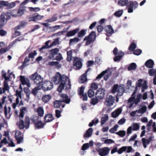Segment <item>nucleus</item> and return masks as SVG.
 Returning <instances> with one entry per match:
<instances>
[{
    "mask_svg": "<svg viewBox=\"0 0 156 156\" xmlns=\"http://www.w3.org/2000/svg\"><path fill=\"white\" fill-rule=\"evenodd\" d=\"M52 81L55 84H59L57 90L59 92L65 88L66 89L71 88V84L70 80L68 77L65 75L60 76L59 74L56 75L52 79Z\"/></svg>",
    "mask_w": 156,
    "mask_h": 156,
    "instance_id": "f257e3e1",
    "label": "nucleus"
},
{
    "mask_svg": "<svg viewBox=\"0 0 156 156\" xmlns=\"http://www.w3.org/2000/svg\"><path fill=\"white\" fill-rule=\"evenodd\" d=\"M136 91L133 92L131 96L128 101L127 107L129 108H134L136 107L137 105L140 101V100L142 97L143 99L145 100L147 98V93H144L143 96L142 94H139L136 96L135 98Z\"/></svg>",
    "mask_w": 156,
    "mask_h": 156,
    "instance_id": "f03ea898",
    "label": "nucleus"
},
{
    "mask_svg": "<svg viewBox=\"0 0 156 156\" xmlns=\"http://www.w3.org/2000/svg\"><path fill=\"white\" fill-rule=\"evenodd\" d=\"M27 111L26 107H23L20 109V114L19 115L20 121L19 124V126L20 129H23L25 127L26 129L29 128L30 126V120L29 118L28 117H25V123L21 119L24 116V115Z\"/></svg>",
    "mask_w": 156,
    "mask_h": 156,
    "instance_id": "7ed1b4c3",
    "label": "nucleus"
},
{
    "mask_svg": "<svg viewBox=\"0 0 156 156\" xmlns=\"http://www.w3.org/2000/svg\"><path fill=\"white\" fill-rule=\"evenodd\" d=\"M2 75L3 78L5 79V81L3 88L0 87V94L5 93V91H9V87L7 82L9 80L10 76L9 75L6 76V73L4 71H2Z\"/></svg>",
    "mask_w": 156,
    "mask_h": 156,
    "instance_id": "20e7f679",
    "label": "nucleus"
},
{
    "mask_svg": "<svg viewBox=\"0 0 156 156\" xmlns=\"http://www.w3.org/2000/svg\"><path fill=\"white\" fill-rule=\"evenodd\" d=\"M124 86L122 85L119 86L117 84L115 85L111 91L112 93L114 94L117 92V96H122L124 92Z\"/></svg>",
    "mask_w": 156,
    "mask_h": 156,
    "instance_id": "39448f33",
    "label": "nucleus"
},
{
    "mask_svg": "<svg viewBox=\"0 0 156 156\" xmlns=\"http://www.w3.org/2000/svg\"><path fill=\"white\" fill-rule=\"evenodd\" d=\"M96 37L95 32L92 31L90 32L89 35L86 36L83 39V41H86V45H88L94 42L95 40Z\"/></svg>",
    "mask_w": 156,
    "mask_h": 156,
    "instance_id": "423d86ee",
    "label": "nucleus"
},
{
    "mask_svg": "<svg viewBox=\"0 0 156 156\" xmlns=\"http://www.w3.org/2000/svg\"><path fill=\"white\" fill-rule=\"evenodd\" d=\"M30 78L31 80H34V83L36 84H39L43 80V78L36 73L31 75Z\"/></svg>",
    "mask_w": 156,
    "mask_h": 156,
    "instance_id": "0eeeda50",
    "label": "nucleus"
},
{
    "mask_svg": "<svg viewBox=\"0 0 156 156\" xmlns=\"http://www.w3.org/2000/svg\"><path fill=\"white\" fill-rule=\"evenodd\" d=\"M113 52L115 56L114 58V60L115 62L119 61L120 60L121 58L124 55V53L121 51H118L117 48H115Z\"/></svg>",
    "mask_w": 156,
    "mask_h": 156,
    "instance_id": "6e6552de",
    "label": "nucleus"
},
{
    "mask_svg": "<svg viewBox=\"0 0 156 156\" xmlns=\"http://www.w3.org/2000/svg\"><path fill=\"white\" fill-rule=\"evenodd\" d=\"M138 6V4L137 2H132L127 6L128 12L129 13H132L133 10L136 9Z\"/></svg>",
    "mask_w": 156,
    "mask_h": 156,
    "instance_id": "1a4fd4ad",
    "label": "nucleus"
},
{
    "mask_svg": "<svg viewBox=\"0 0 156 156\" xmlns=\"http://www.w3.org/2000/svg\"><path fill=\"white\" fill-rule=\"evenodd\" d=\"M53 87V84L50 81H45L42 83V88L44 91L50 90Z\"/></svg>",
    "mask_w": 156,
    "mask_h": 156,
    "instance_id": "9d476101",
    "label": "nucleus"
},
{
    "mask_svg": "<svg viewBox=\"0 0 156 156\" xmlns=\"http://www.w3.org/2000/svg\"><path fill=\"white\" fill-rule=\"evenodd\" d=\"M26 7L25 6L20 7L17 10H15V12L16 14H12V16L13 17H20L22 16L26 11Z\"/></svg>",
    "mask_w": 156,
    "mask_h": 156,
    "instance_id": "9b49d317",
    "label": "nucleus"
},
{
    "mask_svg": "<svg viewBox=\"0 0 156 156\" xmlns=\"http://www.w3.org/2000/svg\"><path fill=\"white\" fill-rule=\"evenodd\" d=\"M9 12H7L6 14H1V18L0 22V29L2 28L5 24V22L6 20H9L10 18V16L9 15Z\"/></svg>",
    "mask_w": 156,
    "mask_h": 156,
    "instance_id": "f8f14e48",
    "label": "nucleus"
},
{
    "mask_svg": "<svg viewBox=\"0 0 156 156\" xmlns=\"http://www.w3.org/2000/svg\"><path fill=\"white\" fill-rule=\"evenodd\" d=\"M82 59L78 57H75L74 58L73 64L76 68H81L82 67Z\"/></svg>",
    "mask_w": 156,
    "mask_h": 156,
    "instance_id": "ddd939ff",
    "label": "nucleus"
},
{
    "mask_svg": "<svg viewBox=\"0 0 156 156\" xmlns=\"http://www.w3.org/2000/svg\"><path fill=\"white\" fill-rule=\"evenodd\" d=\"M97 151L101 156H105L108 154L110 150L108 147H105L100 148Z\"/></svg>",
    "mask_w": 156,
    "mask_h": 156,
    "instance_id": "4468645a",
    "label": "nucleus"
},
{
    "mask_svg": "<svg viewBox=\"0 0 156 156\" xmlns=\"http://www.w3.org/2000/svg\"><path fill=\"white\" fill-rule=\"evenodd\" d=\"M15 138L18 144L22 143L23 141V136L21 135V133L18 130H16L15 132Z\"/></svg>",
    "mask_w": 156,
    "mask_h": 156,
    "instance_id": "2eb2a0df",
    "label": "nucleus"
},
{
    "mask_svg": "<svg viewBox=\"0 0 156 156\" xmlns=\"http://www.w3.org/2000/svg\"><path fill=\"white\" fill-rule=\"evenodd\" d=\"M105 90L103 88L99 89L95 94V97L100 99L102 98L104 96Z\"/></svg>",
    "mask_w": 156,
    "mask_h": 156,
    "instance_id": "dca6fc26",
    "label": "nucleus"
},
{
    "mask_svg": "<svg viewBox=\"0 0 156 156\" xmlns=\"http://www.w3.org/2000/svg\"><path fill=\"white\" fill-rule=\"evenodd\" d=\"M59 50L58 48H55L51 50V52L48 56L49 58L52 60H55V57L58 54Z\"/></svg>",
    "mask_w": 156,
    "mask_h": 156,
    "instance_id": "f3484780",
    "label": "nucleus"
},
{
    "mask_svg": "<svg viewBox=\"0 0 156 156\" xmlns=\"http://www.w3.org/2000/svg\"><path fill=\"white\" fill-rule=\"evenodd\" d=\"M115 99L114 97L109 95L107 97L106 100V102L107 103V105L108 106L112 105L115 101Z\"/></svg>",
    "mask_w": 156,
    "mask_h": 156,
    "instance_id": "a211bd4d",
    "label": "nucleus"
},
{
    "mask_svg": "<svg viewBox=\"0 0 156 156\" xmlns=\"http://www.w3.org/2000/svg\"><path fill=\"white\" fill-rule=\"evenodd\" d=\"M20 77L21 82L23 85H26L28 87H30L31 84L28 79L25 78L24 76H20Z\"/></svg>",
    "mask_w": 156,
    "mask_h": 156,
    "instance_id": "6ab92c4d",
    "label": "nucleus"
},
{
    "mask_svg": "<svg viewBox=\"0 0 156 156\" xmlns=\"http://www.w3.org/2000/svg\"><path fill=\"white\" fill-rule=\"evenodd\" d=\"M105 30L107 33L106 36H109L114 33V30L112 26L107 25L105 28Z\"/></svg>",
    "mask_w": 156,
    "mask_h": 156,
    "instance_id": "aec40b11",
    "label": "nucleus"
},
{
    "mask_svg": "<svg viewBox=\"0 0 156 156\" xmlns=\"http://www.w3.org/2000/svg\"><path fill=\"white\" fill-rule=\"evenodd\" d=\"M93 131V129L92 128H90L84 134V138L85 139H86L90 137L92 135Z\"/></svg>",
    "mask_w": 156,
    "mask_h": 156,
    "instance_id": "412c9836",
    "label": "nucleus"
},
{
    "mask_svg": "<svg viewBox=\"0 0 156 156\" xmlns=\"http://www.w3.org/2000/svg\"><path fill=\"white\" fill-rule=\"evenodd\" d=\"M90 69H88L87 71L82 76H81L79 80V82L80 83H84L87 80V74L89 71Z\"/></svg>",
    "mask_w": 156,
    "mask_h": 156,
    "instance_id": "4be33fe9",
    "label": "nucleus"
},
{
    "mask_svg": "<svg viewBox=\"0 0 156 156\" xmlns=\"http://www.w3.org/2000/svg\"><path fill=\"white\" fill-rule=\"evenodd\" d=\"M122 111V109L121 108L117 109L112 113V117L114 118H116L121 114Z\"/></svg>",
    "mask_w": 156,
    "mask_h": 156,
    "instance_id": "5701e85b",
    "label": "nucleus"
},
{
    "mask_svg": "<svg viewBox=\"0 0 156 156\" xmlns=\"http://www.w3.org/2000/svg\"><path fill=\"white\" fill-rule=\"evenodd\" d=\"M154 65V61L151 59L148 60L145 63L146 66L148 68H152Z\"/></svg>",
    "mask_w": 156,
    "mask_h": 156,
    "instance_id": "b1692460",
    "label": "nucleus"
},
{
    "mask_svg": "<svg viewBox=\"0 0 156 156\" xmlns=\"http://www.w3.org/2000/svg\"><path fill=\"white\" fill-rule=\"evenodd\" d=\"M79 31V28H76L73 30L67 32L66 36L69 37L74 35Z\"/></svg>",
    "mask_w": 156,
    "mask_h": 156,
    "instance_id": "393cba45",
    "label": "nucleus"
},
{
    "mask_svg": "<svg viewBox=\"0 0 156 156\" xmlns=\"http://www.w3.org/2000/svg\"><path fill=\"white\" fill-rule=\"evenodd\" d=\"M44 119L45 122H49L52 121L54 119L52 115L50 114L46 115Z\"/></svg>",
    "mask_w": 156,
    "mask_h": 156,
    "instance_id": "a878e982",
    "label": "nucleus"
},
{
    "mask_svg": "<svg viewBox=\"0 0 156 156\" xmlns=\"http://www.w3.org/2000/svg\"><path fill=\"white\" fill-rule=\"evenodd\" d=\"M61 97L63 99L61 101L62 102H65L67 104L69 103L70 101V99L67 95L66 94H62L61 95Z\"/></svg>",
    "mask_w": 156,
    "mask_h": 156,
    "instance_id": "bb28decb",
    "label": "nucleus"
},
{
    "mask_svg": "<svg viewBox=\"0 0 156 156\" xmlns=\"http://www.w3.org/2000/svg\"><path fill=\"white\" fill-rule=\"evenodd\" d=\"M27 24V23L25 21H22L20 22L19 25L15 27V30H19L21 28L24 27Z\"/></svg>",
    "mask_w": 156,
    "mask_h": 156,
    "instance_id": "cd10ccee",
    "label": "nucleus"
},
{
    "mask_svg": "<svg viewBox=\"0 0 156 156\" xmlns=\"http://www.w3.org/2000/svg\"><path fill=\"white\" fill-rule=\"evenodd\" d=\"M44 124L41 121H39L35 123V126L37 129H41L43 128Z\"/></svg>",
    "mask_w": 156,
    "mask_h": 156,
    "instance_id": "c85d7f7f",
    "label": "nucleus"
},
{
    "mask_svg": "<svg viewBox=\"0 0 156 156\" xmlns=\"http://www.w3.org/2000/svg\"><path fill=\"white\" fill-rule=\"evenodd\" d=\"M38 115L41 117L43 116L44 114V110L42 107H40L38 108L36 110Z\"/></svg>",
    "mask_w": 156,
    "mask_h": 156,
    "instance_id": "c756f323",
    "label": "nucleus"
},
{
    "mask_svg": "<svg viewBox=\"0 0 156 156\" xmlns=\"http://www.w3.org/2000/svg\"><path fill=\"white\" fill-rule=\"evenodd\" d=\"M51 98V95L50 94H48L44 96L42 98V100L44 102L46 103L49 101Z\"/></svg>",
    "mask_w": 156,
    "mask_h": 156,
    "instance_id": "7c9ffc66",
    "label": "nucleus"
},
{
    "mask_svg": "<svg viewBox=\"0 0 156 156\" xmlns=\"http://www.w3.org/2000/svg\"><path fill=\"white\" fill-rule=\"evenodd\" d=\"M108 119V116L107 114H105L102 117L101 121V125L105 124Z\"/></svg>",
    "mask_w": 156,
    "mask_h": 156,
    "instance_id": "2f4dec72",
    "label": "nucleus"
},
{
    "mask_svg": "<svg viewBox=\"0 0 156 156\" xmlns=\"http://www.w3.org/2000/svg\"><path fill=\"white\" fill-rule=\"evenodd\" d=\"M147 107L146 106L144 105L142 106L141 108L137 110L138 113H140L142 114L144 113L147 110Z\"/></svg>",
    "mask_w": 156,
    "mask_h": 156,
    "instance_id": "473e14b6",
    "label": "nucleus"
},
{
    "mask_svg": "<svg viewBox=\"0 0 156 156\" xmlns=\"http://www.w3.org/2000/svg\"><path fill=\"white\" fill-rule=\"evenodd\" d=\"M30 58L29 57H26L24 60V61L21 66L20 68H23L25 67L26 66H28V64L27 63L30 61Z\"/></svg>",
    "mask_w": 156,
    "mask_h": 156,
    "instance_id": "72a5a7b5",
    "label": "nucleus"
},
{
    "mask_svg": "<svg viewBox=\"0 0 156 156\" xmlns=\"http://www.w3.org/2000/svg\"><path fill=\"white\" fill-rule=\"evenodd\" d=\"M136 47V43L134 42H133L129 45L128 50L130 51H133Z\"/></svg>",
    "mask_w": 156,
    "mask_h": 156,
    "instance_id": "f704fd0d",
    "label": "nucleus"
},
{
    "mask_svg": "<svg viewBox=\"0 0 156 156\" xmlns=\"http://www.w3.org/2000/svg\"><path fill=\"white\" fill-rule=\"evenodd\" d=\"M87 29L82 30L78 34V37H82L86 34Z\"/></svg>",
    "mask_w": 156,
    "mask_h": 156,
    "instance_id": "c9c22d12",
    "label": "nucleus"
},
{
    "mask_svg": "<svg viewBox=\"0 0 156 156\" xmlns=\"http://www.w3.org/2000/svg\"><path fill=\"white\" fill-rule=\"evenodd\" d=\"M123 11L122 9L119 10L115 12L114 15L115 16L118 17H120L122 14Z\"/></svg>",
    "mask_w": 156,
    "mask_h": 156,
    "instance_id": "e433bc0d",
    "label": "nucleus"
},
{
    "mask_svg": "<svg viewBox=\"0 0 156 156\" xmlns=\"http://www.w3.org/2000/svg\"><path fill=\"white\" fill-rule=\"evenodd\" d=\"M142 141L143 144V146L144 148H146L147 147V145H148L150 143V142L148 140L145 138H142Z\"/></svg>",
    "mask_w": 156,
    "mask_h": 156,
    "instance_id": "4c0bfd02",
    "label": "nucleus"
},
{
    "mask_svg": "<svg viewBox=\"0 0 156 156\" xmlns=\"http://www.w3.org/2000/svg\"><path fill=\"white\" fill-rule=\"evenodd\" d=\"M4 113L5 114L6 117L7 118H10V107H8V110H7V108L6 106L4 107Z\"/></svg>",
    "mask_w": 156,
    "mask_h": 156,
    "instance_id": "58836bf2",
    "label": "nucleus"
},
{
    "mask_svg": "<svg viewBox=\"0 0 156 156\" xmlns=\"http://www.w3.org/2000/svg\"><path fill=\"white\" fill-rule=\"evenodd\" d=\"M57 19V17L55 15H54L51 18L46 20L45 21L48 23H51L56 21Z\"/></svg>",
    "mask_w": 156,
    "mask_h": 156,
    "instance_id": "ea45409f",
    "label": "nucleus"
},
{
    "mask_svg": "<svg viewBox=\"0 0 156 156\" xmlns=\"http://www.w3.org/2000/svg\"><path fill=\"white\" fill-rule=\"evenodd\" d=\"M109 69L107 70H105L104 71H103L101 73L99 74L97 77L96 79L97 80L100 79L104 75L106 74L108 72H109Z\"/></svg>",
    "mask_w": 156,
    "mask_h": 156,
    "instance_id": "a19ab883",
    "label": "nucleus"
},
{
    "mask_svg": "<svg viewBox=\"0 0 156 156\" xmlns=\"http://www.w3.org/2000/svg\"><path fill=\"white\" fill-rule=\"evenodd\" d=\"M62 101H61L57 100L54 102V107L56 108H59L61 105Z\"/></svg>",
    "mask_w": 156,
    "mask_h": 156,
    "instance_id": "79ce46f5",
    "label": "nucleus"
},
{
    "mask_svg": "<svg viewBox=\"0 0 156 156\" xmlns=\"http://www.w3.org/2000/svg\"><path fill=\"white\" fill-rule=\"evenodd\" d=\"M67 54V60L68 62H70L71 61L72 58V50L68 51Z\"/></svg>",
    "mask_w": 156,
    "mask_h": 156,
    "instance_id": "37998d69",
    "label": "nucleus"
},
{
    "mask_svg": "<svg viewBox=\"0 0 156 156\" xmlns=\"http://www.w3.org/2000/svg\"><path fill=\"white\" fill-rule=\"evenodd\" d=\"M128 0H119L118 4L121 6L126 5L128 3Z\"/></svg>",
    "mask_w": 156,
    "mask_h": 156,
    "instance_id": "c03bdc74",
    "label": "nucleus"
},
{
    "mask_svg": "<svg viewBox=\"0 0 156 156\" xmlns=\"http://www.w3.org/2000/svg\"><path fill=\"white\" fill-rule=\"evenodd\" d=\"M80 41V39L77 37H75L73 39H71L69 40V44L70 45L73 44H74Z\"/></svg>",
    "mask_w": 156,
    "mask_h": 156,
    "instance_id": "a18cd8bd",
    "label": "nucleus"
},
{
    "mask_svg": "<svg viewBox=\"0 0 156 156\" xmlns=\"http://www.w3.org/2000/svg\"><path fill=\"white\" fill-rule=\"evenodd\" d=\"M132 126L133 130V131H137L140 129V126L138 123H133Z\"/></svg>",
    "mask_w": 156,
    "mask_h": 156,
    "instance_id": "49530a36",
    "label": "nucleus"
},
{
    "mask_svg": "<svg viewBox=\"0 0 156 156\" xmlns=\"http://www.w3.org/2000/svg\"><path fill=\"white\" fill-rule=\"evenodd\" d=\"M17 30H15V28L14 29V33L12 34V38H14L18 36L21 35V33L20 32L17 31Z\"/></svg>",
    "mask_w": 156,
    "mask_h": 156,
    "instance_id": "de8ad7c7",
    "label": "nucleus"
},
{
    "mask_svg": "<svg viewBox=\"0 0 156 156\" xmlns=\"http://www.w3.org/2000/svg\"><path fill=\"white\" fill-rule=\"evenodd\" d=\"M9 47H6L5 48H2L0 49V55L4 54L9 50Z\"/></svg>",
    "mask_w": 156,
    "mask_h": 156,
    "instance_id": "09e8293b",
    "label": "nucleus"
},
{
    "mask_svg": "<svg viewBox=\"0 0 156 156\" xmlns=\"http://www.w3.org/2000/svg\"><path fill=\"white\" fill-rule=\"evenodd\" d=\"M102 62V60L101 58L99 57H97L95 58V61L94 62V65H99Z\"/></svg>",
    "mask_w": 156,
    "mask_h": 156,
    "instance_id": "8fccbe9b",
    "label": "nucleus"
},
{
    "mask_svg": "<svg viewBox=\"0 0 156 156\" xmlns=\"http://www.w3.org/2000/svg\"><path fill=\"white\" fill-rule=\"evenodd\" d=\"M2 144H8L9 146H10V143L8 142L6 138H4L2 140H1L0 144V148L2 147L3 145Z\"/></svg>",
    "mask_w": 156,
    "mask_h": 156,
    "instance_id": "3c124183",
    "label": "nucleus"
},
{
    "mask_svg": "<svg viewBox=\"0 0 156 156\" xmlns=\"http://www.w3.org/2000/svg\"><path fill=\"white\" fill-rule=\"evenodd\" d=\"M40 88H41L39 86H37L33 89L32 91V93L34 95H36L37 94L38 91L40 90Z\"/></svg>",
    "mask_w": 156,
    "mask_h": 156,
    "instance_id": "603ef678",
    "label": "nucleus"
},
{
    "mask_svg": "<svg viewBox=\"0 0 156 156\" xmlns=\"http://www.w3.org/2000/svg\"><path fill=\"white\" fill-rule=\"evenodd\" d=\"M126 132L124 130H120L118 132H116V134L119 135L122 137H124L126 134Z\"/></svg>",
    "mask_w": 156,
    "mask_h": 156,
    "instance_id": "864d4df0",
    "label": "nucleus"
},
{
    "mask_svg": "<svg viewBox=\"0 0 156 156\" xmlns=\"http://www.w3.org/2000/svg\"><path fill=\"white\" fill-rule=\"evenodd\" d=\"M148 122L152 124V127H153V131L154 132H156V124L155 122H154L152 123L153 120L151 119Z\"/></svg>",
    "mask_w": 156,
    "mask_h": 156,
    "instance_id": "5fc2aeb1",
    "label": "nucleus"
},
{
    "mask_svg": "<svg viewBox=\"0 0 156 156\" xmlns=\"http://www.w3.org/2000/svg\"><path fill=\"white\" fill-rule=\"evenodd\" d=\"M148 73L150 76H152L156 74V69H150Z\"/></svg>",
    "mask_w": 156,
    "mask_h": 156,
    "instance_id": "6e6d98bb",
    "label": "nucleus"
},
{
    "mask_svg": "<svg viewBox=\"0 0 156 156\" xmlns=\"http://www.w3.org/2000/svg\"><path fill=\"white\" fill-rule=\"evenodd\" d=\"M118 126L117 124L115 125L114 127L111 129L109 131L111 133H114L116 131L118 127Z\"/></svg>",
    "mask_w": 156,
    "mask_h": 156,
    "instance_id": "4d7b16f0",
    "label": "nucleus"
},
{
    "mask_svg": "<svg viewBox=\"0 0 156 156\" xmlns=\"http://www.w3.org/2000/svg\"><path fill=\"white\" fill-rule=\"evenodd\" d=\"M37 55V52L35 51H34L29 53L28 55V56L30 58H34L35 55Z\"/></svg>",
    "mask_w": 156,
    "mask_h": 156,
    "instance_id": "13d9d810",
    "label": "nucleus"
},
{
    "mask_svg": "<svg viewBox=\"0 0 156 156\" xmlns=\"http://www.w3.org/2000/svg\"><path fill=\"white\" fill-rule=\"evenodd\" d=\"M39 117L38 116L34 115L31 117L30 119L32 122H35L38 120Z\"/></svg>",
    "mask_w": 156,
    "mask_h": 156,
    "instance_id": "bf43d9fd",
    "label": "nucleus"
},
{
    "mask_svg": "<svg viewBox=\"0 0 156 156\" xmlns=\"http://www.w3.org/2000/svg\"><path fill=\"white\" fill-rule=\"evenodd\" d=\"M126 147L123 146L119 148V150L118 149L117 152L119 154H122L123 151H126Z\"/></svg>",
    "mask_w": 156,
    "mask_h": 156,
    "instance_id": "052dcab7",
    "label": "nucleus"
},
{
    "mask_svg": "<svg viewBox=\"0 0 156 156\" xmlns=\"http://www.w3.org/2000/svg\"><path fill=\"white\" fill-rule=\"evenodd\" d=\"M88 94L89 97L91 98L94 96V92L92 89H90L88 91Z\"/></svg>",
    "mask_w": 156,
    "mask_h": 156,
    "instance_id": "680f3d73",
    "label": "nucleus"
},
{
    "mask_svg": "<svg viewBox=\"0 0 156 156\" xmlns=\"http://www.w3.org/2000/svg\"><path fill=\"white\" fill-rule=\"evenodd\" d=\"M59 38H57L54 39V41L51 44V46H54L58 44L59 43Z\"/></svg>",
    "mask_w": 156,
    "mask_h": 156,
    "instance_id": "e2e57ef3",
    "label": "nucleus"
},
{
    "mask_svg": "<svg viewBox=\"0 0 156 156\" xmlns=\"http://www.w3.org/2000/svg\"><path fill=\"white\" fill-rule=\"evenodd\" d=\"M94 64V61H88L86 63V65L87 67H91Z\"/></svg>",
    "mask_w": 156,
    "mask_h": 156,
    "instance_id": "0e129e2a",
    "label": "nucleus"
},
{
    "mask_svg": "<svg viewBox=\"0 0 156 156\" xmlns=\"http://www.w3.org/2000/svg\"><path fill=\"white\" fill-rule=\"evenodd\" d=\"M142 52V51L140 49H137L133 51V54L135 55H140Z\"/></svg>",
    "mask_w": 156,
    "mask_h": 156,
    "instance_id": "69168bd1",
    "label": "nucleus"
},
{
    "mask_svg": "<svg viewBox=\"0 0 156 156\" xmlns=\"http://www.w3.org/2000/svg\"><path fill=\"white\" fill-rule=\"evenodd\" d=\"M35 22L41 20L42 18L44 17L43 16H41L39 14L34 15Z\"/></svg>",
    "mask_w": 156,
    "mask_h": 156,
    "instance_id": "338daca9",
    "label": "nucleus"
},
{
    "mask_svg": "<svg viewBox=\"0 0 156 156\" xmlns=\"http://www.w3.org/2000/svg\"><path fill=\"white\" fill-rule=\"evenodd\" d=\"M141 87H142V88L141 91L142 92H144L145 89H147V83L146 81H144V82Z\"/></svg>",
    "mask_w": 156,
    "mask_h": 156,
    "instance_id": "774afa93",
    "label": "nucleus"
}]
</instances>
